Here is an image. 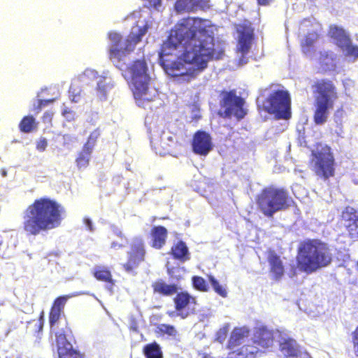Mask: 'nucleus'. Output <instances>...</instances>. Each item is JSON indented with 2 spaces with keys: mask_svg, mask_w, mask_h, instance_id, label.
Instances as JSON below:
<instances>
[{
  "mask_svg": "<svg viewBox=\"0 0 358 358\" xmlns=\"http://www.w3.org/2000/svg\"><path fill=\"white\" fill-rule=\"evenodd\" d=\"M227 334V328L220 329L218 332V339H221L220 341H222V340H224L226 338Z\"/></svg>",
  "mask_w": 358,
  "mask_h": 358,
  "instance_id": "45",
  "label": "nucleus"
},
{
  "mask_svg": "<svg viewBox=\"0 0 358 358\" xmlns=\"http://www.w3.org/2000/svg\"><path fill=\"white\" fill-rule=\"evenodd\" d=\"M238 33V50L243 55L248 53L254 38V29L248 21L236 25Z\"/></svg>",
  "mask_w": 358,
  "mask_h": 358,
  "instance_id": "13",
  "label": "nucleus"
},
{
  "mask_svg": "<svg viewBox=\"0 0 358 358\" xmlns=\"http://www.w3.org/2000/svg\"><path fill=\"white\" fill-rule=\"evenodd\" d=\"M273 0H257V3L260 6H267Z\"/></svg>",
  "mask_w": 358,
  "mask_h": 358,
  "instance_id": "47",
  "label": "nucleus"
},
{
  "mask_svg": "<svg viewBox=\"0 0 358 358\" xmlns=\"http://www.w3.org/2000/svg\"><path fill=\"white\" fill-rule=\"evenodd\" d=\"M193 287L199 292H207L209 290V286L205 279L201 276L194 275L192 278Z\"/></svg>",
  "mask_w": 358,
  "mask_h": 358,
  "instance_id": "36",
  "label": "nucleus"
},
{
  "mask_svg": "<svg viewBox=\"0 0 358 358\" xmlns=\"http://www.w3.org/2000/svg\"><path fill=\"white\" fill-rule=\"evenodd\" d=\"M92 153V151L84 148H82V150L78 152L76 159V164L79 169H85L88 166Z\"/></svg>",
  "mask_w": 358,
  "mask_h": 358,
  "instance_id": "33",
  "label": "nucleus"
},
{
  "mask_svg": "<svg viewBox=\"0 0 358 358\" xmlns=\"http://www.w3.org/2000/svg\"><path fill=\"white\" fill-rule=\"evenodd\" d=\"M146 248L144 241L141 237L136 236L129 245L127 252V260L122 264V268L129 273H136V269L145 261Z\"/></svg>",
  "mask_w": 358,
  "mask_h": 358,
  "instance_id": "11",
  "label": "nucleus"
},
{
  "mask_svg": "<svg viewBox=\"0 0 358 358\" xmlns=\"http://www.w3.org/2000/svg\"><path fill=\"white\" fill-rule=\"evenodd\" d=\"M70 297L69 295H62L57 297L53 301L49 312L50 327H53L58 322L62 315H64V306Z\"/></svg>",
  "mask_w": 358,
  "mask_h": 358,
  "instance_id": "18",
  "label": "nucleus"
},
{
  "mask_svg": "<svg viewBox=\"0 0 358 358\" xmlns=\"http://www.w3.org/2000/svg\"><path fill=\"white\" fill-rule=\"evenodd\" d=\"M352 344L354 354L358 357V325L352 332Z\"/></svg>",
  "mask_w": 358,
  "mask_h": 358,
  "instance_id": "40",
  "label": "nucleus"
},
{
  "mask_svg": "<svg viewBox=\"0 0 358 358\" xmlns=\"http://www.w3.org/2000/svg\"><path fill=\"white\" fill-rule=\"evenodd\" d=\"M328 36L334 39L336 44L341 48L350 38V36L346 34L345 30L336 24H331L329 27Z\"/></svg>",
  "mask_w": 358,
  "mask_h": 358,
  "instance_id": "27",
  "label": "nucleus"
},
{
  "mask_svg": "<svg viewBox=\"0 0 358 358\" xmlns=\"http://www.w3.org/2000/svg\"><path fill=\"white\" fill-rule=\"evenodd\" d=\"M153 6L157 7L161 4V0H148Z\"/></svg>",
  "mask_w": 358,
  "mask_h": 358,
  "instance_id": "48",
  "label": "nucleus"
},
{
  "mask_svg": "<svg viewBox=\"0 0 358 358\" xmlns=\"http://www.w3.org/2000/svg\"><path fill=\"white\" fill-rule=\"evenodd\" d=\"M279 350L284 358H312L306 350L292 338H285L280 341Z\"/></svg>",
  "mask_w": 358,
  "mask_h": 358,
  "instance_id": "16",
  "label": "nucleus"
},
{
  "mask_svg": "<svg viewBox=\"0 0 358 358\" xmlns=\"http://www.w3.org/2000/svg\"><path fill=\"white\" fill-rule=\"evenodd\" d=\"M333 260L331 249L327 243L320 239L312 238L301 241L296 256L299 271L310 274L327 267Z\"/></svg>",
  "mask_w": 358,
  "mask_h": 358,
  "instance_id": "3",
  "label": "nucleus"
},
{
  "mask_svg": "<svg viewBox=\"0 0 358 358\" xmlns=\"http://www.w3.org/2000/svg\"><path fill=\"white\" fill-rule=\"evenodd\" d=\"M263 108L266 113L275 115L278 119H289L291 97L289 92L283 88L272 90L264 101Z\"/></svg>",
  "mask_w": 358,
  "mask_h": 358,
  "instance_id": "9",
  "label": "nucleus"
},
{
  "mask_svg": "<svg viewBox=\"0 0 358 358\" xmlns=\"http://www.w3.org/2000/svg\"><path fill=\"white\" fill-rule=\"evenodd\" d=\"M341 49L346 52L348 56L358 57V46L352 44L351 38H350L349 41L346 42V44L343 45Z\"/></svg>",
  "mask_w": 358,
  "mask_h": 358,
  "instance_id": "37",
  "label": "nucleus"
},
{
  "mask_svg": "<svg viewBox=\"0 0 358 358\" xmlns=\"http://www.w3.org/2000/svg\"><path fill=\"white\" fill-rule=\"evenodd\" d=\"M94 277L99 281L104 282L109 285V289L112 290L115 285V280L113 278L110 271L104 266H97L93 271Z\"/></svg>",
  "mask_w": 358,
  "mask_h": 358,
  "instance_id": "28",
  "label": "nucleus"
},
{
  "mask_svg": "<svg viewBox=\"0 0 358 358\" xmlns=\"http://www.w3.org/2000/svg\"><path fill=\"white\" fill-rule=\"evenodd\" d=\"M152 143L157 152L165 155L169 152L174 145V138L169 132L162 131L159 138H155Z\"/></svg>",
  "mask_w": 358,
  "mask_h": 358,
  "instance_id": "21",
  "label": "nucleus"
},
{
  "mask_svg": "<svg viewBox=\"0 0 358 358\" xmlns=\"http://www.w3.org/2000/svg\"><path fill=\"white\" fill-rule=\"evenodd\" d=\"M111 247H113V248H116V247L122 248V247H124V245H117V243H116L115 242H113L111 243Z\"/></svg>",
  "mask_w": 358,
  "mask_h": 358,
  "instance_id": "50",
  "label": "nucleus"
},
{
  "mask_svg": "<svg viewBox=\"0 0 358 358\" xmlns=\"http://www.w3.org/2000/svg\"><path fill=\"white\" fill-rule=\"evenodd\" d=\"M207 278L210 282L214 292L222 298L227 296V291L225 286L221 285L219 281L211 274L207 275Z\"/></svg>",
  "mask_w": 358,
  "mask_h": 358,
  "instance_id": "34",
  "label": "nucleus"
},
{
  "mask_svg": "<svg viewBox=\"0 0 358 358\" xmlns=\"http://www.w3.org/2000/svg\"><path fill=\"white\" fill-rule=\"evenodd\" d=\"M356 268H357V271H358V259H357V262L356 263Z\"/></svg>",
  "mask_w": 358,
  "mask_h": 358,
  "instance_id": "52",
  "label": "nucleus"
},
{
  "mask_svg": "<svg viewBox=\"0 0 358 358\" xmlns=\"http://www.w3.org/2000/svg\"><path fill=\"white\" fill-rule=\"evenodd\" d=\"M318 38L317 34L310 33L305 36L301 43V51L304 55H308L314 50V45Z\"/></svg>",
  "mask_w": 358,
  "mask_h": 358,
  "instance_id": "31",
  "label": "nucleus"
},
{
  "mask_svg": "<svg viewBox=\"0 0 358 358\" xmlns=\"http://www.w3.org/2000/svg\"><path fill=\"white\" fill-rule=\"evenodd\" d=\"M85 76L87 78H94L97 80V86H96V90H97V94L98 96L102 99L105 98L106 95V85L103 83V78L99 75H98V73L94 70H87L85 73Z\"/></svg>",
  "mask_w": 358,
  "mask_h": 358,
  "instance_id": "30",
  "label": "nucleus"
},
{
  "mask_svg": "<svg viewBox=\"0 0 358 358\" xmlns=\"http://www.w3.org/2000/svg\"><path fill=\"white\" fill-rule=\"evenodd\" d=\"M255 203L260 213L271 218L277 212L289 209L294 201L287 189L270 185L262 188L256 195Z\"/></svg>",
  "mask_w": 358,
  "mask_h": 358,
  "instance_id": "5",
  "label": "nucleus"
},
{
  "mask_svg": "<svg viewBox=\"0 0 358 358\" xmlns=\"http://www.w3.org/2000/svg\"><path fill=\"white\" fill-rule=\"evenodd\" d=\"M65 213L55 199L43 196L35 199L23 213L22 229L27 236H38L60 227Z\"/></svg>",
  "mask_w": 358,
  "mask_h": 358,
  "instance_id": "2",
  "label": "nucleus"
},
{
  "mask_svg": "<svg viewBox=\"0 0 358 358\" xmlns=\"http://www.w3.org/2000/svg\"><path fill=\"white\" fill-rule=\"evenodd\" d=\"M87 224L90 231H92V224L90 220H87Z\"/></svg>",
  "mask_w": 358,
  "mask_h": 358,
  "instance_id": "51",
  "label": "nucleus"
},
{
  "mask_svg": "<svg viewBox=\"0 0 358 358\" xmlns=\"http://www.w3.org/2000/svg\"><path fill=\"white\" fill-rule=\"evenodd\" d=\"M143 352L146 358H163L160 346L156 342L145 345Z\"/></svg>",
  "mask_w": 358,
  "mask_h": 358,
  "instance_id": "32",
  "label": "nucleus"
},
{
  "mask_svg": "<svg viewBox=\"0 0 358 358\" xmlns=\"http://www.w3.org/2000/svg\"><path fill=\"white\" fill-rule=\"evenodd\" d=\"M341 220L348 236L354 241H358V210L351 206L345 207L341 213Z\"/></svg>",
  "mask_w": 358,
  "mask_h": 358,
  "instance_id": "14",
  "label": "nucleus"
},
{
  "mask_svg": "<svg viewBox=\"0 0 358 358\" xmlns=\"http://www.w3.org/2000/svg\"><path fill=\"white\" fill-rule=\"evenodd\" d=\"M122 75L125 78L131 79L132 92L139 105L154 100L155 95L149 92L150 78L148 73V65L144 59H136L130 66L123 68Z\"/></svg>",
  "mask_w": 358,
  "mask_h": 358,
  "instance_id": "6",
  "label": "nucleus"
},
{
  "mask_svg": "<svg viewBox=\"0 0 358 358\" xmlns=\"http://www.w3.org/2000/svg\"><path fill=\"white\" fill-rule=\"evenodd\" d=\"M154 294L162 296H171L177 293L178 287L176 284H167L162 279L155 280L152 283Z\"/></svg>",
  "mask_w": 358,
  "mask_h": 358,
  "instance_id": "26",
  "label": "nucleus"
},
{
  "mask_svg": "<svg viewBox=\"0 0 358 358\" xmlns=\"http://www.w3.org/2000/svg\"><path fill=\"white\" fill-rule=\"evenodd\" d=\"M220 106L223 109L218 111L220 117L223 118L234 117L237 120H241L247 115L245 101L243 97L237 95L235 90H222L220 92Z\"/></svg>",
  "mask_w": 358,
  "mask_h": 358,
  "instance_id": "10",
  "label": "nucleus"
},
{
  "mask_svg": "<svg viewBox=\"0 0 358 358\" xmlns=\"http://www.w3.org/2000/svg\"><path fill=\"white\" fill-rule=\"evenodd\" d=\"M173 298L175 310L178 315L182 318H186L195 313L196 299L187 292L176 293Z\"/></svg>",
  "mask_w": 358,
  "mask_h": 358,
  "instance_id": "12",
  "label": "nucleus"
},
{
  "mask_svg": "<svg viewBox=\"0 0 358 358\" xmlns=\"http://www.w3.org/2000/svg\"><path fill=\"white\" fill-rule=\"evenodd\" d=\"M160 330L169 336H176L177 334V331L175 327L169 324H161Z\"/></svg>",
  "mask_w": 358,
  "mask_h": 358,
  "instance_id": "42",
  "label": "nucleus"
},
{
  "mask_svg": "<svg viewBox=\"0 0 358 358\" xmlns=\"http://www.w3.org/2000/svg\"><path fill=\"white\" fill-rule=\"evenodd\" d=\"M146 29L140 27L136 33L133 31L127 36L122 43V36L119 33L110 31L108 38L111 41L108 57L110 60L120 70L126 66V58L132 52L145 35Z\"/></svg>",
  "mask_w": 358,
  "mask_h": 358,
  "instance_id": "7",
  "label": "nucleus"
},
{
  "mask_svg": "<svg viewBox=\"0 0 358 358\" xmlns=\"http://www.w3.org/2000/svg\"><path fill=\"white\" fill-rule=\"evenodd\" d=\"M208 5L205 0H177L175 9L178 13H194L199 10H205Z\"/></svg>",
  "mask_w": 358,
  "mask_h": 358,
  "instance_id": "19",
  "label": "nucleus"
},
{
  "mask_svg": "<svg viewBox=\"0 0 358 358\" xmlns=\"http://www.w3.org/2000/svg\"><path fill=\"white\" fill-rule=\"evenodd\" d=\"M117 235L119 237H120L121 238H124L126 241H127V238H126V236H124V235L121 231L118 232V233L117 234Z\"/></svg>",
  "mask_w": 358,
  "mask_h": 358,
  "instance_id": "49",
  "label": "nucleus"
},
{
  "mask_svg": "<svg viewBox=\"0 0 358 358\" xmlns=\"http://www.w3.org/2000/svg\"><path fill=\"white\" fill-rule=\"evenodd\" d=\"M101 136V130L99 128L95 129L89 135L86 142L84 143L83 148L93 151V149L96 143L98 138Z\"/></svg>",
  "mask_w": 358,
  "mask_h": 358,
  "instance_id": "35",
  "label": "nucleus"
},
{
  "mask_svg": "<svg viewBox=\"0 0 358 358\" xmlns=\"http://www.w3.org/2000/svg\"><path fill=\"white\" fill-rule=\"evenodd\" d=\"M48 146V141L46 138L44 137L40 138L36 144V148L37 150L40 152H43L45 150L46 148Z\"/></svg>",
  "mask_w": 358,
  "mask_h": 358,
  "instance_id": "43",
  "label": "nucleus"
},
{
  "mask_svg": "<svg viewBox=\"0 0 358 358\" xmlns=\"http://www.w3.org/2000/svg\"><path fill=\"white\" fill-rule=\"evenodd\" d=\"M311 90L314 96L313 120L316 125H322L327 122L329 110L338 99L337 87L331 80L321 78L313 82Z\"/></svg>",
  "mask_w": 358,
  "mask_h": 358,
  "instance_id": "4",
  "label": "nucleus"
},
{
  "mask_svg": "<svg viewBox=\"0 0 358 358\" xmlns=\"http://www.w3.org/2000/svg\"><path fill=\"white\" fill-rule=\"evenodd\" d=\"M311 170L320 178L327 180L335 176L336 162L331 147L317 143L311 151Z\"/></svg>",
  "mask_w": 358,
  "mask_h": 358,
  "instance_id": "8",
  "label": "nucleus"
},
{
  "mask_svg": "<svg viewBox=\"0 0 358 358\" xmlns=\"http://www.w3.org/2000/svg\"><path fill=\"white\" fill-rule=\"evenodd\" d=\"M273 339L272 332L265 329H260L251 341L262 351V349H266L272 346Z\"/></svg>",
  "mask_w": 358,
  "mask_h": 358,
  "instance_id": "22",
  "label": "nucleus"
},
{
  "mask_svg": "<svg viewBox=\"0 0 358 358\" xmlns=\"http://www.w3.org/2000/svg\"><path fill=\"white\" fill-rule=\"evenodd\" d=\"M192 149L194 154L200 156H206L213 149L212 138L210 135L201 130L194 133L192 140Z\"/></svg>",
  "mask_w": 358,
  "mask_h": 358,
  "instance_id": "15",
  "label": "nucleus"
},
{
  "mask_svg": "<svg viewBox=\"0 0 358 358\" xmlns=\"http://www.w3.org/2000/svg\"><path fill=\"white\" fill-rule=\"evenodd\" d=\"M53 116L54 113L52 111H46L41 117V120L43 124H46L49 127H52Z\"/></svg>",
  "mask_w": 358,
  "mask_h": 358,
  "instance_id": "41",
  "label": "nucleus"
},
{
  "mask_svg": "<svg viewBox=\"0 0 358 358\" xmlns=\"http://www.w3.org/2000/svg\"><path fill=\"white\" fill-rule=\"evenodd\" d=\"M55 99H41L38 101V104L36 109V113H39L41 110V108L45 106H47L49 103H51L54 102Z\"/></svg>",
  "mask_w": 358,
  "mask_h": 358,
  "instance_id": "44",
  "label": "nucleus"
},
{
  "mask_svg": "<svg viewBox=\"0 0 358 358\" xmlns=\"http://www.w3.org/2000/svg\"><path fill=\"white\" fill-rule=\"evenodd\" d=\"M70 99L73 102H78L80 99L81 90L74 85H71L69 90Z\"/></svg>",
  "mask_w": 358,
  "mask_h": 358,
  "instance_id": "39",
  "label": "nucleus"
},
{
  "mask_svg": "<svg viewBox=\"0 0 358 358\" xmlns=\"http://www.w3.org/2000/svg\"><path fill=\"white\" fill-rule=\"evenodd\" d=\"M204 22L199 17L181 19L161 46L160 65L178 83L190 82L207 69L209 62L224 55V49L208 34Z\"/></svg>",
  "mask_w": 358,
  "mask_h": 358,
  "instance_id": "1",
  "label": "nucleus"
},
{
  "mask_svg": "<svg viewBox=\"0 0 358 358\" xmlns=\"http://www.w3.org/2000/svg\"><path fill=\"white\" fill-rule=\"evenodd\" d=\"M170 254L174 259L181 262H185L190 259L189 249L182 241H178L172 245Z\"/></svg>",
  "mask_w": 358,
  "mask_h": 358,
  "instance_id": "25",
  "label": "nucleus"
},
{
  "mask_svg": "<svg viewBox=\"0 0 358 358\" xmlns=\"http://www.w3.org/2000/svg\"><path fill=\"white\" fill-rule=\"evenodd\" d=\"M56 345L59 358H83L79 352L73 349L62 332L56 334Z\"/></svg>",
  "mask_w": 358,
  "mask_h": 358,
  "instance_id": "17",
  "label": "nucleus"
},
{
  "mask_svg": "<svg viewBox=\"0 0 358 358\" xmlns=\"http://www.w3.org/2000/svg\"><path fill=\"white\" fill-rule=\"evenodd\" d=\"M32 323H34V327H35L34 332L38 334H40L42 331L43 327L44 325V313H43V311H42L41 313L39 318L37 321L34 320V321L29 322V324H31Z\"/></svg>",
  "mask_w": 358,
  "mask_h": 358,
  "instance_id": "38",
  "label": "nucleus"
},
{
  "mask_svg": "<svg viewBox=\"0 0 358 358\" xmlns=\"http://www.w3.org/2000/svg\"><path fill=\"white\" fill-rule=\"evenodd\" d=\"M38 122L33 115L24 116L20 120L18 127L21 132L29 134L37 129Z\"/></svg>",
  "mask_w": 358,
  "mask_h": 358,
  "instance_id": "29",
  "label": "nucleus"
},
{
  "mask_svg": "<svg viewBox=\"0 0 358 358\" xmlns=\"http://www.w3.org/2000/svg\"><path fill=\"white\" fill-rule=\"evenodd\" d=\"M203 358H209L207 356H203Z\"/></svg>",
  "mask_w": 358,
  "mask_h": 358,
  "instance_id": "53",
  "label": "nucleus"
},
{
  "mask_svg": "<svg viewBox=\"0 0 358 358\" xmlns=\"http://www.w3.org/2000/svg\"><path fill=\"white\" fill-rule=\"evenodd\" d=\"M71 113H72V110H71V108H69L66 106H64V108L62 109V115L66 118H68L69 117L68 115Z\"/></svg>",
  "mask_w": 358,
  "mask_h": 358,
  "instance_id": "46",
  "label": "nucleus"
},
{
  "mask_svg": "<svg viewBox=\"0 0 358 358\" xmlns=\"http://www.w3.org/2000/svg\"><path fill=\"white\" fill-rule=\"evenodd\" d=\"M249 331L244 328H234L230 335L227 348L231 351L237 348L243 342V339L248 336Z\"/></svg>",
  "mask_w": 358,
  "mask_h": 358,
  "instance_id": "24",
  "label": "nucleus"
},
{
  "mask_svg": "<svg viewBox=\"0 0 358 358\" xmlns=\"http://www.w3.org/2000/svg\"><path fill=\"white\" fill-rule=\"evenodd\" d=\"M150 235L152 248L160 250L166 245L168 238V230L164 226H154L150 229Z\"/></svg>",
  "mask_w": 358,
  "mask_h": 358,
  "instance_id": "20",
  "label": "nucleus"
},
{
  "mask_svg": "<svg viewBox=\"0 0 358 358\" xmlns=\"http://www.w3.org/2000/svg\"><path fill=\"white\" fill-rule=\"evenodd\" d=\"M268 262L272 278L276 281L280 280L285 273L284 266L280 257L275 253H271L268 257Z\"/></svg>",
  "mask_w": 358,
  "mask_h": 358,
  "instance_id": "23",
  "label": "nucleus"
}]
</instances>
